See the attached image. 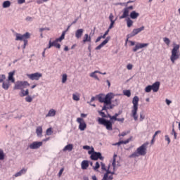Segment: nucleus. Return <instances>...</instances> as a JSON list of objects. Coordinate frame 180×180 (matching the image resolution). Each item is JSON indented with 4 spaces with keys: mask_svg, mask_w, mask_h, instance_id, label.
Segmentation results:
<instances>
[{
    "mask_svg": "<svg viewBox=\"0 0 180 180\" xmlns=\"http://www.w3.org/2000/svg\"><path fill=\"white\" fill-rule=\"evenodd\" d=\"M101 167V165H99V162H96V166L93 167V169H94V171H96L97 169H98V168Z\"/></svg>",
    "mask_w": 180,
    "mask_h": 180,
    "instance_id": "nucleus-44",
    "label": "nucleus"
},
{
    "mask_svg": "<svg viewBox=\"0 0 180 180\" xmlns=\"http://www.w3.org/2000/svg\"><path fill=\"white\" fill-rule=\"evenodd\" d=\"M96 74H102V72L99 70H96L90 74V77L91 78H94V79H96L97 81H99V77H98V75Z\"/></svg>",
    "mask_w": 180,
    "mask_h": 180,
    "instance_id": "nucleus-19",
    "label": "nucleus"
},
{
    "mask_svg": "<svg viewBox=\"0 0 180 180\" xmlns=\"http://www.w3.org/2000/svg\"><path fill=\"white\" fill-rule=\"evenodd\" d=\"M109 29L105 32V34L103 35V39H105V37H106V36H108V33H109Z\"/></svg>",
    "mask_w": 180,
    "mask_h": 180,
    "instance_id": "nucleus-58",
    "label": "nucleus"
},
{
    "mask_svg": "<svg viewBox=\"0 0 180 180\" xmlns=\"http://www.w3.org/2000/svg\"><path fill=\"white\" fill-rule=\"evenodd\" d=\"M91 38L89 37L88 34H85L84 37H83V43H91Z\"/></svg>",
    "mask_w": 180,
    "mask_h": 180,
    "instance_id": "nucleus-25",
    "label": "nucleus"
},
{
    "mask_svg": "<svg viewBox=\"0 0 180 180\" xmlns=\"http://www.w3.org/2000/svg\"><path fill=\"white\" fill-rule=\"evenodd\" d=\"M127 43H129L131 44V46H148V44H141V43H139V42H134L133 41H129V39H127L126 41V44H127Z\"/></svg>",
    "mask_w": 180,
    "mask_h": 180,
    "instance_id": "nucleus-21",
    "label": "nucleus"
},
{
    "mask_svg": "<svg viewBox=\"0 0 180 180\" xmlns=\"http://www.w3.org/2000/svg\"><path fill=\"white\" fill-rule=\"evenodd\" d=\"M27 86H30V84H29V82L24 81H18L16 82L15 86H14V89H24V88H26Z\"/></svg>",
    "mask_w": 180,
    "mask_h": 180,
    "instance_id": "nucleus-10",
    "label": "nucleus"
},
{
    "mask_svg": "<svg viewBox=\"0 0 180 180\" xmlns=\"http://www.w3.org/2000/svg\"><path fill=\"white\" fill-rule=\"evenodd\" d=\"M29 95V89H26L25 91L22 89H21V93L20 94V96L23 98V96H27Z\"/></svg>",
    "mask_w": 180,
    "mask_h": 180,
    "instance_id": "nucleus-28",
    "label": "nucleus"
},
{
    "mask_svg": "<svg viewBox=\"0 0 180 180\" xmlns=\"http://www.w3.org/2000/svg\"><path fill=\"white\" fill-rule=\"evenodd\" d=\"M160 89V82H155L153 85H148L145 88V92L147 94L151 92H158Z\"/></svg>",
    "mask_w": 180,
    "mask_h": 180,
    "instance_id": "nucleus-9",
    "label": "nucleus"
},
{
    "mask_svg": "<svg viewBox=\"0 0 180 180\" xmlns=\"http://www.w3.org/2000/svg\"><path fill=\"white\" fill-rule=\"evenodd\" d=\"M27 77H28L32 81H39V79H40L43 77V75L40 72H35L32 74H27Z\"/></svg>",
    "mask_w": 180,
    "mask_h": 180,
    "instance_id": "nucleus-11",
    "label": "nucleus"
},
{
    "mask_svg": "<svg viewBox=\"0 0 180 180\" xmlns=\"http://www.w3.org/2000/svg\"><path fill=\"white\" fill-rule=\"evenodd\" d=\"M101 165L102 171H105L106 172H108V169H106V166L105 165V163L101 162Z\"/></svg>",
    "mask_w": 180,
    "mask_h": 180,
    "instance_id": "nucleus-40",
    "label": "nucleus"
},
{
    "mask_svg": "<svg viewBox=\"0 0 180 180\" xmlns=\"http://www.w3.org/2000/svg\"><path fill=\"white\" fill-rule=\"evenodd\" d=\"M26 22H33L34 17L27 16L25 18Z\"/></svg>",
    "mask_w": 180,
    "mask_h": 180,
    "instance_id": "nucleus-37",
    "label": "nucleus"
},
{
    "mask_svg": "<svg viewBox=\"0 0 180 180\" xmlns=\"http://www.w3.org/2000/svg\"><path fill=\"white\" fill-rule=\"evenodd\" d=\"M15 71L13 70V72H10L8 73V79H7V81H8V82L15 84V77H13V75H15Z\"/></svg>",
    "mask_w": 180,
    "mask_h": 180,
    "instance_id": "nucleus-15",
    "label": "nucleus"
},
{
    "mask_svg": "<svg viewBox=\"0 0 180 180\" xmlns=\"http://www.w3.org/2000/svg\"><path fill=\"white\" fill-rule=\"evenodd\" d=\"M160 133H161V131H157L155 132V134L153 135V139H155L156 136L158 134H160Z\"/></svg>",
    "mask_w": 180,
    "mask_h": 180,
    "instance_id": "nucleus-60",
    "label": "nucleus"
},
{
    "mask_svg": "<svg viewBox=\"0 0 180 180\" xmlns=\"http://www.w3.org/2000/svg\"><path fill=\"white\" fill-rule=\"evenodd\" d=\"M116 122H121V123H123V122H124V118H117Z\"/></svg>",
    "mask_w": 180,
    "mask_h": 180,
    "instance_id": "nucleus-54",
    "label": "nucleus"
},
{
    "mask_svg": "<svg viewBox=\"0 0 180 180\" xmlns=\"http://www.w3.org/2000/svg\"><path fill=\"white\" fill-rule=\"evenodd\" d=\"M115 25V21H112L110 24V26L108 27V30H110V29H112L113 27V25Z\"/></svg>",
    "mask_w": 180,
    "mask_h": 180,
    "instance_id": "nucleus-51",
    "label": "nucleus"
},
{
    "mask_svg": "<svg viewBox=\"0 0 180 180\" xmlns=\"http://www.w3.org/2000/svg\"><path fill=\"white\" fill-rule=\"evenodd\" d=\"M41 146H43L42 141H34L29 145V148H30V150H37L38 148H40Z\"/></svg>",
    "mask_w": 180,
    "mask_h": 180,
    "instance_id": "nucleus-13",
    "label": "nucleus"
},
{
    "mask_svg": "<svg viewBox=\"0 0 180 180\" xmlns=\"http://www.w3.org/2000/svg\"><path fill=\"white\" fill-rule=\"evenodd\" d=\"M180 52H179V46H176L172 50V55L170 56V60L173 64H175V61L179 59Z\"/></svg>",
    "mask_w": 180,
    "mask_h": 180,
    "instance_id": "nucleus-6",
    "label": "nucleus"
},
{
    "mask_svg": "<svg viewBox=\"0 0 180 180\" xmlns=\"http://www.w3.org/2000/svg\"><path fill=\"white\" fill-rule=\"evenodd\" d=\"M117 120V118L115 115L112 116L110 119V120H115V122H116Z\"/></svg>",
    "mask_w": 180,
    "mask_h": 180,
    "instance_id": "nucleus-64",
    "label": "nucleus"
},
{
    "mask_svg": "<svg viewBox=\"0 0 180 180\" xmlns=\"http://www.w3.org/2000/svg\"><path fill=\"white\" fill-rule=\"evenodd\" d=\"M26 172H27V169H22L21 170H20L18 172L15 173L14 174V176L15 178H18V176H22V175H25V174H26Z\"/></svg>",
    "mask_w": 180,
    "mask_h": 180,
    "instance_id": "nucleus-20",
    "label": "nucleus"
},
{
    "mask_svg": "<svg viewBox=\"0 0 180 180\" xmlns=\"http://www.w3.org/2000/svg\"><path fill=\"white\" fill-rule=\"evenodd\" d=\"M48 49H51V46H49L47 48L44 49V51L42 52V57H46L45 54H46V51Z\"/></svg>",
    "mask_w": 180,
    "mask_h": 180,
    "instance_id": "nucleus-45",
    "label": "nucleus"
},
{
    "mask_svg": "<svg viewBox=\"0 0 180 180\" xmlns=\"http://www.w3.org/2000/svg\"><path fill=\"white\" fill-rule=\"evenodd\" d=\"M25 101L27 102H28L29 103H30V102H32L33 101V98L30 96H27V97L25 98Z\"/></svg>",
    "mask_w": 180,
    "mask_h": 180,
    "instance_id": "nucleus-36",
    "label": "nucleus"
},
{
    "mask_svg": "<svg viewBox=\"0 0 180 180\" xmlns=\"http://www.w3.org/2000/svg\"><path fill=\"white\" fill-rule=\"evenodd\" d=\"M123 94L125 96H127L128 98H130V96H131V92L130 91V90H124L123 91Z\"/></svg>",
    "mask_w": 180,
    "mask_h": 180,
    "instance_id": "nucleus-32",
    "label": "nucleus"
},
{
    "mask_svg": "<svg viewBox=\"0 0 180 180\" xmlns=\"http://www.w3.org/2000/svg\"><path fill=\"white\" fill-rule=\"evenodd\" d=\"M131 141V138H129L126 141H122V144H128V143H130Z\"/></svg>",
    "mask_w": 180,
    "mask_h": 180,
    "instance_id": "nucleus-47",
    "label": "nucleus"
},
{
    "mask_svg": "<svg viewBox=\"0 0 180 180\" xmlns=\"http://www.w3.org/2000/svg\"><path fill=\"white\" fill-rule=\"evenodd\" d=\"M131 141V138H129L126 141H122V144H128V143H130Z\"/></svg>",
    "mask_w": 180,
    "mask_h": 180,
    "instance_id": "nucleus-48",
    "label": "nucleus"
},
{
    "mask_svg": "<svg viewBox=\"0 0 180 180\" xmlns=\"http://www.w3.org/2000/svg\"><path fill=\"white\" fill-rule=\"evenodd\" d=\"M88 154L91 155L90 158L94 161H98V160L103 161L104 158L102 156V153L100 152H95L94 148H91V150L88 151Z\"/></svg>",
    "mask_w": 180,
    "mask_h": 180,
    "instance_id": "nucleus-5",
    "label": "nucleus"
},
{
    "mask_svg": "<svg viewBox=\"0 0 180 180\" xmlns=\"http://www.w3.org/2000/svg\"><path fill=\"white\" fill-rule=\"evenodd\" d=\"M56 113H57V111L54 109H51L48 114L46 115V117H54L56 116Z\"/></svg>",
    "mask_w": 180,
    "mask_h": 180,
    "instance_id": "nucleus-23",
    "label": "nucleus"
},
{
    "mask_svg": "<svg viewBox=\"0 0 180 180\" xmlns=\"http://www.w3.org/2000/svg\"><path fill=\"white\" fill-rule=\"evenodd\" d=\"M113 18H114L113 14H112V13H110V16H109V20H110V22H116V20H113Z\"/></svg>",
    "mask_w": 180,
    "mask_h": 180,
    "instance_id": "nucleus-49",
    "label": "nucleus"
},
{
    "mask_svg": "<svg viewBox=\"0 0 180 180\" xmlns=\"http://www.w3.org/2000/svg\"><path fill=\"white\" fill-rule=\"evenodd\" d=\"M77 123H79V129L81 130V131H84L85 129H86V123L85 122V120L81 117H78L77 119Z\"/></svg>",
    "mask_w": 180,
    "mask_h": 180,
    "instance_id": "nucleus-12",
    "label": "nucleus"
},
{
    "mask_svg": "<svg viewBox=\"0 0 180 180\" xmlns=\"http://www.w3.org/2000/svg\"><path fill=\"white\" fill-rule=\"evenodd\" d=\"M122 144H123V142H122V141H119L118 143H115L114 144V146H120V145H122Z\"/></svg>",
    "mask_w": 180,
    "mask_h": 180,
    "instance_id": "nucleus-63",
    "label": "nucleus"
},
{
    "mask_svg": "<svg viewBox=\"0 0 180 180\" xmlns=\"http://www.w3.org/2000/svg\"><path fill=\"white\" fill-rule=\"evenodd\" d=\"M68 77L67 74H63L62 75V84H65L67 82Z\"/></svg>",
    "mask_w": 180,
    "mask_h": 180,
    "instance_id": "nucleus-33",
    "label": "nucleus"
},
{
    "mask_svg": "<svg viewBox=\"0 0 180 180\" xmlns=\"http://www.w3.org/2000/svg\"><path fill=\"white\" fill-rule=\"evenodd\" d=\"M130 11H129L128 8H124L122 10V15L120 16V19H126L129 16V13Z\"/></svg>",
    "mask_w": 180,
    "mask_h": 180,
    "instance_id": "nucleus-16",
    "label": "nucleus"
},
{
    "mask_svg": "<svg viewBox=\"0 0 180 180\" xmlns=\"http://www.w3.org/2000/svg\"><path fill=\"white\" fill-rule=\"evenodd\" d=\"M143 47H144V46H136L134 49H133V51H137L138 50H140V49H143Z\"/></svg>",
    "mask_w": 180,
    "mask_h": 180,
    "instance_id": "nucleus-43",
    "label": "nucleus"
},
{
    "mask_svg": "<svg viewBox=\"0 0 180 180\" xmlns=\"http://www.w3.org/2000/svg\"><path fill=\"white\" fill-rule=\"evenodd\" d=\"M16 41H24V46H27V39H30V33L26 32L24 34L20 33H15V34Z\"/></svg>",
    "mask_w": 180,
    "mask_h": 180,
    "instance_id": "nucleus-4",
    "label": "nucleus"
},
{
    "mask_svg": "<svg viewBox=\"0 0 180 180\" xmlns=\"http://www.w3.org/2000/svg\"><path fill=\"white\" fill-rule=\"evenodd\" d=\"M98 124H103V126H105L107 130H113L112 122L105 120V118L98 117Z\"/></svg>",
    "mask_w": 180,
    "mask_h": 180,
    "instance_id": "nucleus-8",
    "label": "nucleus"
},
{
    "mask_svg": "<svg viewBox=\"0 0 180 180\" xmlns=\"http://www.w3.org/2000/svg\"><path fill=\"white\" fill-rule=\"evenodd\" d=\"M97 97L100 103H104L102 110L113 109V106H112V99L115 98V94L113 93H108L106 95L101 94H99Z\"/></svg>",
    "mask_w": 180,
    "mask_h": 180,
    "instance_id": "nucleus-1",
    "label": "nucleus"
},
{
    "mask_svg": "<svg viewBox=\"0 0 180 180\" xmlns=\"http://www.w3.org/2000/svg\"><path fill=\"white\" fill-rule=\"evenodd\" d=\"M44 30H50V28L49 27H45V28H40L39 32H44Z\"/></svg>",
    "mask_w": 180,
    "mask_h": 180,
    "instance_id": "nucleus-56",
    "label": "nucleus"
},
{
    "mask_svg": "<svg viewBox=\"0 0 180 180\" xmlns=\"http://www.w3.org/2000/svg\"><path fill=\"white\" fill-rule=\"evenodd\" d=\"M145 27L144 26L141 27L140 28H136L132 30V32L128 34L129 37H134L136 34H139V33L143 32L144 30Z\"/></svg>",
    "mask_w": 180,
    "mask_h": 180,
    "instance_id": "nucleus-14",
    "label": "nucleus"
},
{
    "mask_svg": "<svg viewBox=\"0 0 180 180\" xmlns=\"http://www.w3.org/2000/svg\"><path fill=\"white\" fill-rule=\"evenodd\" d=\"M98 113H99L100 116H101L103 117H106V114H105V112H103V111H98Z\"/></svg>",
    "mask_w": 180,
    "mask_h": 180,
    "instance_id": "nucleus-50",
    "label": "nucleus"
},
{
    "mask_svg": "<svg viewBox=\"0 0 180 180\" xmlns=\"http://www.w3.org/2000/svg\"><path fill=\"white\" fill-rule=\"evenodd\" d=\"M172 131L174 133V139L176 140V133L175 131V129H172Z\"/></svg>",
    "mask_w": 180,
    "mask_h": 180,
    "instance_id": "nucleus-62",
    "label": "nucleus"
},
{
    "mask_svg": "<svg viewBox=\"0 0 180 180\" xmlns=\"http://www.w3.org/2000/svg\"><path fill=\"white\" fill-rule=\"evenodd\" d=\"M72 148H74V146H72V144H68L63 149V151H72Z\"/></svg>",
    "mask_w": 180,
    "mask_h": 180,
    "instance_id": "nucleus-27",
    "label": "nucleus"
},
{
    "mask_svg": "<svg viewBox=\"0 0 180 180\" xmlns=\"http://www.w3.org/2000/svg\"><path fill=\"white\" fill-rule=\"evenodd\" d=\"M79 98H80L79 94L76 93V94H72V99H73V101H79Z\"/></svg>",
    "mask_w": 180,
    "mask_h": 180,
    "instance_id": "nucleus-30",
    "label": "nucleus"
},
{
    "mask_svg": "<svg viewBox=\"0 0 180 180\" xmlns=\"http://www.w3.org/2000/svg\"><path fill=\"white\" fill-rule=\"evenodd\" d=\"M36 133L38 137H42L43 136V127H37L36 129Z\"/></svg>",
    "mask_w": 180,
    "mask_h": 180,
    "instance_id": "nucleus-22",
    "label": "nucleus"
},
{
    "mask_svg": "<svg viewBox=\"0 0 180 180\" xmlns=\"http://www.w3.org/2000/svg\"><path fill=\"white\" fill-rule=\"evenodd\" d=\"M127 70H133V65H131V64H128V65H127Z\"/></svg>",
    "mask_w": 180,
    "mask_h": 180,
    "instance_id": "nucleus-52",
    "label": "nucleus"
},
{
    "mask_svg": "<svg viewBox=\"0 0 180 180\" xmlns=\"http://www.w3.org/2000/svg\"><path fill=\"white\" fill-rule=\"evenodd\" d=\"M103 39V36L98 37L96 39L95 42H96V43H98V41H101V39Z\"/></svg>",
    "mask_w": 180,
    "mask_h": 180,
    "instance_id": "nucleus-55",
    "label": "nucleus"
},
{
    "mask_svg": "<svg viewBox=\"0 0 180 180\" xmlns=\"http://www.w3.org/2000/svg\"><path fill=\"white\" fill-rule=\"evenodd\" d=\"M46 136H51V134H53V130L51 129V128H49L46 129Z\"/></svg>",
    "mask_w": 180,
    "mask_h": 180,
    "instance_id": "nucleus-41",
    "label": "nucleus"
},
{
    "mask_svg": "<svg viewBox=\"0 0 180 180\" xmlns=\"http://www.w3.org/2000/svg\"><path fill=\"white\" fill-rule=\"evenodd\" d=\"M110 40V38L107 37L99 46H105Z\"/></svg>",
    "mask_w": 180,
    "mask_h": 180,
    "instance_id": "nucleus-38",
    "label": "nucleus"
},
{
    "mask_svg": "<svg viewBox=\"0 0 180 180\" xmlns=\"http://www.w3.org/2000/svg\"><path fill=\"white\" fill-rule=\"evenodd\" d=\"M165 141H167V144H169L171 143V139H169V136L168 135L165 136Z\"/></svg>",
    "mask_w": 180,
    "mask_h": 180,
    "instance_id": "nucleus-46",
    "label": "nucleus"
},
{
    "mask_svg": "<svg viewBox=\"0 0 180 180\" xmlns=\"http://www.w3.org/2000/svg\"><path fill=\"white\" fill-rule=\"evenodd\" d=\"M63 172H64V168H62L59 172H58V176H61V175H63Z\"/></svg>",
    "mask_w": 180,
    "mask_h": 180,
    "instance_id": "nucleus-53",
    "label": "nucleus"
},
{
    "mask_svg": "<svg viewBox=\"0 0 180 180\" xmlns=\"http://www.w3.org/2000/svg\"><path fill=\"white\" fill-rule=\"evenodd\" d=\"M129 16L131 19H137V18L140 16V13L136 12V11H134L131 12Z\"/></svg>",
    "mask_w": 180,
    "mask_h": 180,
    "instance_id": "nucleus-24",
    "label": "nucleus"
},
{
    "mask_svg": "<svg viewBox=\"0 0 180 180\" xmlns=\"http://www.w3.org/2000/svg\"><path fill=\"white\" fill-rule=\"evenodd\" d=\"M139 98L137 96H135L132 100L133 107L131 110V116L135 121L139 119V115H137V111L139 110Z\"/></svg>",
    "mask_w": 180,
    "mask_h": 180,
    "instance_id": "nucleus-3",
    "label": "nucleus"
},
{
    "mask_svg": "<svg viewBox=\"0 0 180 180\" xmlns=\"http://www.w3.org/2000/svg\"><path fill=\"white\" fill-rule=\"evenodd\" d=\"M150 143L146 142L142 144L141 146L137 148L136 151L134 152L129 157L130 158H137V157H144L147 154V148Z\"/></svg>",
    "mask_w": 180,
    "mask_h": 180,
    "instance_id": "nucleus-2",
    "label": "nucleus"
},
{
    "mask_svg": "<svg viewBox=\"0 0 180 180\" xmlns=\"http://www.w3.org/2000/svg\"><path fill=\"white\" fill-rule=\"evenodd\" d=\"M71 26H72V25H71V24L70 25H68L66 31H63L62 32L61 36L59 38H57L53 42L51 41V40H50L49 46H60V44H58V41H63V40H64V39L65 37V33H67V31L68 30V29H70V27H71Z\"/></svg>",
    "mask_w": 180,
    "mask_h": 180,
    "instance_id": "nucleus-7",
    "label": "nucleus"
},
{
    "mask_svg": "<svg viewBox=\"0 0 180 180\" xmlns=\"http://www.w3.org/2000/svg\"><path fill=\"white\" fill-rule=\"evenodd\" d=\"M126 22H127V27H131V26H133V20H131L130 18H127L126 19Z\"/></svg>",
    "mask_w": 180,
    "mask_h": 180,
    "instance_id": "nucleus-29",
    "label": "nucleus"
},
{
    "mask_svg": "<svg viewBox=\"0 0 180 180\" xmlns=\"http://www.w3.org/2000/svg\"><path fill=\"white\" fill-rule=\"evenodd\" d=\"M82 34H84V29H78L75 32V37L76 39H81L82 37Z\"/></svg>",
    "mask_w": 180,
    "mask_h": 180,
    "instance_id": "nucleus-17",
    "label": "nucleus"
},
{
    "mask_svg": "<svg viewBox=\"0 0 180 180\" xmlns=\"http://www.w3.org/2000/svg\"><path fill=\"white\" fill-rule=\"evenodd\" d=\"M125 8L128 9L129 12H130V11H133L134 7H133V6H130L129 7H126Z\"/></svg>",
    "mask_w": 180,
    "mask_h": 180,
    "instance_id": "nucleus-59",
    "label": "nucleus"
},
{
    "mask_svg": "<svg viewBox=\"0 0 180 180\" xmlns=\"http://www.w3.org/2000/svg\"><path fill=\"white\" fill-rule=\"evenodd\" d=\"M83 149L84 150H91V147L89 146H84Z\"/></svg>",
    "mask_w": 180,
    "mask_h": 180,
    "instance_id": "nucleus-61",
    "label": "nucleus"
},
{
    "mask_svg": "<svg viewBox=\"0 0 180 180\" xmlns=\"http://www.w3.org/2000/svg\"><path fill=\"white\" fill-rule=\"evenodd\" d=\"M9 6H11L10 1H6L3 3V8H9Z\"/></svg>",
    "mask_w": 180,
    "mask_h": 180,
    "instance_id": "nucleus-31",
    "label": "nucleus"
},
{
    "mask_svg": "<svg viewBox=\"0 0 180 180\" xmlns=\"http://www.w3.org/2000/svg\"><path fill=\"white\" fill-rule=\"evenodd\" d=\"M82 169H86L89 167V162L88 160H83L81 164Z\"/></svg>",
    "mask_w": 180,
    "mask_h": 180,
    "instance_id": "nucleus-26",
    "label": "nucleus"
},
{
    "mask_svg": "<svg viewBox=\"0 0 180 180\" xmlns=\"http://www.w3.org/2000/svg\"><path fill=\"white\" fill-rule=\"evenodd\" d=\"M163 41L165 43V44H167V46H169V43H171V41L169 40V39L165 37L163 38Z\"/></svg>",
    "mask_w": 180,
    "mask_h": 180,
    "instance_id": "nucleus-39",
    "label": "nucleus"
},
{
    "mask_svg": "<svg viewBox=\"0 0 180 180\" xmlns=\"http://www.w3.org/2000/svg\"><path fill=\"white\" fill-rule=\"evenodd\" d=\"M25 1L26 0H18V4L22 5V4H25Z\"/></svg>",
    "mask_w": 180,
    "mask_h": 180,
    "instance_id": "nucleus-57",
    "label": "nucleus"
},
{
    "mask_svg": "<svg viewBox=\"0 0 180 180\" xmlns=\"http://www.w3.org/2000/svg\"><path fill=\"white\" fill-rule=\"evenodd\" d=\"M9 86H11V82L6 80L3 81L2 82V88L5 89V91H8L9 89Z\"/></svg>",
    "mask_w": 180,
    "mask_h": 180,
    "instance_id": "nucleus-18",
    "label": "nucleus"
},
{
    "mask_svg": "<svg viewBox=\"0 0 180 180\" xmlns=\"http://www.w3.org/2000/svg\"><path fill=\"white\" fill-rule=\"evenodd\" d=\"M5 79H6V76L5 75H0V84L3 83Z\"/></svg>",
    "mask_w": 180,
    "mask_h": 180,
    "instance_id": "nucleus-35",
    "label": "nucleus"
},
{
    "mask_svg": "<svg viewBox=\"0 0 180 180\" xmlns=\"http://www.w3.org/2000/svg\"><path fill=\"white\" fill-rule=\"evenodd\" d=\"M5 160V153L2 149H0V160Z\"/></svg>",
    "mask_w": 180,
    "mask_h": 180,
    "instance_id": "nucleus-34",
    "label": "nucleus"
},
{
    "mask_svg": "<svg viewBox=\"0 0 180 180\" xmlns=\"http://www.w3.org/2000/svg\"><path fill=\"white\" fill-rule=\"evenodd\" d=\"M144 119H146V115H144L143 112H141L140 118H139L140 122H143L144 120Z\"/></svg>",
    "mask_w": 180,
    "mask_h": 180,
    "instance_id": "nucleus-42",
    "label": "nucleus"
}]
</instances>
